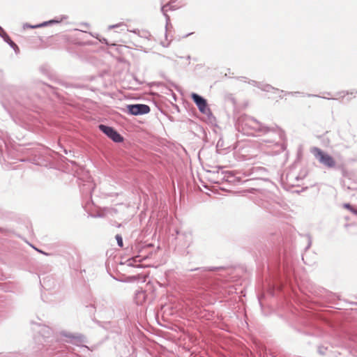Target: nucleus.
Returning a JSON list of instances; mask_svg holds the SVG:
<instances>
[{"label":"nucleus","instance_id":"nucleus-1","mask_svg":"<svg viewBox=\"0 0 357 357\" xmlns=\"http://www.w3.org/2000/svg\"><path fill=\"white\" fill-rule=\"evenodd\" d=\"M236 126L238 130L245 135H252V132H257L259 136L268 135L270 137L264 140L268 143H273L277 137L281 138L283 134L282 130L277 125L267 126L248 115L241 116L237 121Z\"/></svg>","mask_w":357,"mask_h":357},{"label":"nucleus","instance_id":"nucleus-2","mask_svg":"<svg viewBox=\"0 0 357 357\" xmlns=\"http://www.w3.org/2000/svg\"><path fill=\"white\" fill-rule=\"evenodd\" d=\"M55 86L34 79L29 86V91L22 90L20 92L21 103L27 107L32 105H37L50 92L55 93Z\"/></svg>","mask_w":357,"mask_h":357},{"label":"nucleus","instance_id":"nucleus-3","mask_svg":"<svg viewBox=\"0 0 357 357\" xmlns=\"http://www.w3.org/2000/svg\"><path fill=\"white\" fill-rule=\"evenodd\" d=\"M42 334V336L45 339V342H46L45 344H44V347L47 351H55V352H60L63 351V349L61 347L60 349L58 348V343L57 340L54 337H52V330L47 327V326H43L40 331Z\"/></svg>","mask_w":357,"mask_h":357},{"label":"nucleus","instance_id":"nucleus-4","mask_svg":"<svg viewBox=\"0 0 357 357\" xmlns=\"http://www.w3.org/2000/svg\"><path fill=\"white\" fill-rule=\"evenodd\" d=\"M311 152L319 163L323 165L324 167L328 169H332L335 167L336 162L335 159L328 153L317 147H313Z\"/></svg>","mask_w":357,"mask_h":357},{"label":"nucleus","instance_id":"nucleus-5","mask_svg":"<svg viewBox=\"0 0 357 357\" xmlns=\"http://www.w3.org/2000/svg\"><path fill=\"white\" fill-rule=\"evenodd\" d=\"M223 269L222 266H210V267H197L195 268L186 269V272L197 271V273L195 274L192 277L195 279H197L199 282L202 284H204L208 280V275L206 274L207 271H215Z\"/></svg>","mask_w":357,"mask_h":357},{"label":"nucleus","instance_id":"nucleus-6","mask_svg":"<svg viewBox=\"0 0 357 357\" xmlns=\"http://www.w3.org/2000/svg\"><path fill=\"white\" fill-rule=\"evenodd\" d=\"M190 97L202 114L206 115L208 119L213 117L206 99L196 93H192Z\"/></svg>","mask_w":357,"mask_h":357},{"label":"nucleus","instance_id":"nucleus-7","mask_svg":"<svg viewBox=\"0 0 357 357\" xmlns=\"http://www.w3.org/2000/svg\"><path fill=\"white\" fill-rule=\"evenodd\" d=\"M151 108L146 104H130L126 105V112L132 116H139L149 113Z\"/></svg>","mask_w":357,"mask_h":357},{"label":"nucleus","instance_id":"nucleus-8","mask_svg":"<svg viewBox=\"0 0 357 357\" xmlns=\"http://www.w3.org/2000/svg\"><path fill=\"white\" fill-rule=\"evenodd\" d=\"M99 130L110 138L113 142L120 143L123 141V137L113 127L105 124L98 125Z\"/></svg>","mask_w":357,"mask_h":357},{"label":"nucleus","instance_id":"nucleus-9","mask_svg":"<svg viewBox=\"0 0 357 357\" xmlns=\"http://www.w3.org/2000/svg\"><path fill=\"white\" fill-rule=\"evenodd\" d=\"M61 335L68 338L67 342L79 345V343L85 342L86 337L79 333H70L66 331H62L60 333Z\"/></svg>","mask_w":357,"mask_h":357},{"label":"nucleus","instance_id":"nucleus-10","mask_svg":"<svg viewBox=\"0 0 357 357\" xmlns=\"http://www.w3.org/2000/svg\"><path fill=\"white\" fill-rule=\"evenodd\" d=\"M273 268L275 269V271L277 272L276 273V274H277L276 276L278 278V280L279 282H282V278H282V274H284L287 278H290V275H291V270H290V268L285 264H283L282 265L280 260H277L275 262Z\"/></svg>","mask_w":357,"mask_h":357},{"label":"nucleus","instance_id":"nucleus-11","mask_svg":"<svg viewBox=\"0 0 357 357\" xmlns=\"http://www.w3.org/2000/svg\"><path fill=\"white\" fill-rule=\"evenodd\" d=\"M146 299V293L142 289H138L135 294V301L137 305H142Z\"/></svg>","mask_w":357,"mask_h":357},{"label":"nucleus","instance_id":"nucleus-12","mask_svg":"<svg viewBox=\"0 0 357 357\" xmlns=\"http://www.w3.org/2000/svg\"><path fill=\"white\" fill-rule=\"evenodd\" d=\"M3 40L6 43H8V45L14 50V51L15 52V53H18L20 52V48L18 47V46L16 45L15 43H14L11 38H10V36L7 34H6L3 38Z\"/></svg>","mask_w":357,"mask_h":357},{"label":"nucleus","instance_id":"nucleus-13","mask_svg":"<svg viewBox=\"0 0 357 357\" xmlns=\"http://www.w3.org/2000/svg\"><path fill=\"white\" fill-rule=\"evenodd\" d=\"M257 88L260 89L261 90H262L264 91H266V92H270L271 91H281L277 88L273 87L271 84H263V83H261V84H257Z\"/></svg>","mask_w":357,"mask_h":357},{"label":"nucleus","instance_id":"nucleus-14","mask_svg":"<svg viewBox=\"0 0 357 357\" xmlns=\"http://www.w3.org/2000/svg\"><path fill=\"white\" fill-rule=\"evenodd\" d=\"M167 5H165V6H162L161 7V12L162 13V14L165 15V18H166V26H165V28H166V30H167V28H168V26H169V22H170V17L166 13L167 10Z\"/></svg>","mask_w":357,"mask_h":357},{"label":"nucleus","instance_id":"nucleus-15","mask_svg":"<svg viewBox=\"0 0 357 357\" xmlns=\"http://www.w3.org/2000/svg\"><path fill=\"white\" fill-rule=\"evenodd\" d=\"M343 207L347 210H349L353 214L357 215V208H355L351 204L344 203L343 204Z\"/></svg>","mask_w":357,"mask_h":357},{"label":"nucleus","instance_id":"nucleus-16","mask_svg":"<svg viewBox=\"0 0 357 357\" xmlns=\"http://www.w3.org/2000/svg\"><path fill=\"white\" fill-rule=\"evenodd\" d=\"M328 351V347L324 345H320L317 348V352L321 356L326 355Z\"/></svg>","mask_w":357,"mask_h":357},{"label":"nucleus","instance_id":"nucleus-17","mask_svg":"<svg viewBox=\"0 0 357 357\" xmlns=\"http://www.w3.org/2000/svg\"><path fill=\"white\" fill-rule=\"evenodd\" d=\"M68 17L67 15H61L60 17H55L54 19L50 20L51 24H59L66 20Z\"/></svg>","mask_w":357,"mask_h":357},{"label":"nucleus","instance_id":"nucleus-18","mask_svg":"<svg viewBox=\"0 0 357 357\" xmlns=\"http://www.w3.org/2000/svg\"><path fill=\"white\" fill-rule=\"evenodd\" d=\"M54 83H56V84H57L59 85L63 86H64L66 88H68V87L71 86V84H68V83H67V82H64V81H63V80H61L60 79H55L54 80Z\"/></svg>","mask_w":357,"mask_h":357},{"label":"nucleus","instance_id":"nucleus-19","mask_svg":"<svg viewBox=\"0 0 357 357\" xmlns=\"http://www.w3.org/2000/svg\"><path fill=\"white\" fill-rule=\"evenodd\" d=\"M280 92L284 93V95H291L293 96H304V93L300 91L287 92L283 90H281Z\"/></svg>","mask_w":357,"mask_h":357},{"label":"nucleus","instance_id":"nucleus-20","mask_svg":"<svg viewBox=\"0 0 357 357\" xmlns=\"http://www.w3.org/2000/svg\"><path fill=\"white\" fill-rule=\"evenodd\" d=\"M115 238L116 240V242H117V245L122 248L123 246V238L121 236V235L120 234H116L115 236Z\"/></svg>","mask_w":357,"mask_h":357},{"label":"nucleus","instance_id":"nucleus-21","mask_svg":"<svg viewBox=\"0 0 357 357\" xmlns=\"http://www.w3.org/2000/svg\"><path fill=\"white\" fill-rule=\"evenodd\" d=\"M349 340L354 343V346L357 347V333H353L349 335Z\"/></svg>","mask_w":357,"mask_h":357},{"label":"nucleus","instance_id":"nucleus-22","mask_svg":"<svg viewBox=\"0 0 357 357\" xmlns=\"http://www.w3.org/2000/svg\"><path fill=\"white\" fill-rule=\"evenodd\" d=\"M38 26H37V24H31L29 23H24L23 24V29H38Z\"/></svg>","mask_w":357,"mask_h":357},{"label":"nucleus","instance_id":"nucleus-23","mask_svg":"<svg viewBox=\"0 0 357 357\" xmlns=\"http://www.w3.org/2000/svg\"><path fill=\"white\" fill-rule=\"evenodd\" d=\"M305 236L307 238V246L305 248V250H307L310 248V246L312 245V237H311L310 234H307L305 235Z\"/></svg>","mask_w":357,"mask_h":357},{"label":"nucleus","instance_id":"nucleus-24","mask_svg":"<svg viewBox=\"0 0 357 357\" xmlns=\"http://www.w3.org/2000/svg\"><path fill=\"white\" fill-rule=\"evenodd\" d=\"M49 25H52L51 22H50V20L43 22L40 23V24H37V26H38V28L45 27V26H49Z\"/></svg>","mask_w":357,"mask_h":357},{"label":"nucleus","instance_id":"nucleus-25","mask_svg":"<svg viewBox=\"0 0 357 357\" xmlns=\"http://www.w3.org/2000/svg\"><path fill=\"white\" fill-rule=\"evenodd\" d=\"M121 26H124V24L123 23H119V24H114V25H111L109 26V29H114V28H117V27H119Z\"/></svg>","mask_w":357,"mask_h":357},{"label":"nucleus","instance_id":"nucleus-26","mask_svg":"<svg viewBox=\"0 0 357 357\" xmlns=\"http://www.w3.org/2000/svg\"><path fill=\"white\" fill-rule=\"evenodd\" d=\"M7 33L5 30L0 26V37L3 38Z\"/></svg>","mask_w":357,"mask_h":357},{"label":"nucleus","instance_id":"nucleus-27","mask_svg":"<svg viewBox=\"0 0 357 357\" xmlns=\"http://www.w3.org/2000/svg\"><path fill=\"white\" fill-rule=\"evenodd\" d=\"M249 84L257 87V84H261V82H258L255 80H250L249 81Z\"/></svg>","mask_w":357,"mask_h":357},{"label":"nucleus","instance_id":"nucleus-28","mask_svg":"<svg viewBox=\"0 0 357 357\" xmlns=\"http://www.w3.org/2000/svg\"><path fill=\"white\" fill-rule=\"evenodd\" d=\"M307 96H308V97H311V96H314V97H320V98H327V99H329L328 98H326V97L320 96H318V95H313V94H307Z\"/></svg>","mask_w":357,"mask_h":357},{"label":"nucleus","instance_id":"nucleus-29","mask_svg":"<svg viewBox=\"0 0 357 357\" xmlns=\"http://www.w3.org/2000/svg\"><path fill=\"white\" fill-rule=\"evenodd\" d=\"M35 249H36L38 252H40V253H42V254H43V255H50V254L46 253V252H45L44 251H42V250H38V249H37V248H35Z\"/></svg>","mask_w":357,"mask_h":357},{"label":"nucleus","instance_id":"nucleus-30","mask_svg":"<svg viewBox=\"0 0 357 357\" xmlns=\"http://www.w3.org/2000/svg\"><path fill=\"white\" fill-rule=\"evenodd\" d=\"M100 41L101 43H103L107 44V40H106L105 38H102V40H100Z\"/></svg>","mask_w":357,"mask_h":357},{"label":"nucleus","instance_id":"nucleus-31","mask_svg":"<svg viewBox=\"0 0 357 357\" xmlns=\"http://www.w3.org/2000/svg\"><path fill=\"white\" fill-rule=\"evenodd\" d=\"M216 168L218 169V170L217 171H213V173H218L219 170L221 169V167H218Z\"/></svg>","mask_w":357,"mask_h":357},{"label":"nucleus","instance_id":"nucleus-32","mask_svg":"<svg viewBox=\"0 0 357 357\" xmlns=\"http://www.w3.org/2000/svg\"><path fill=\"white\" fill-rule=\"evenodd\" d=\"M6 231L5 229L2 228V227H0V233H3Z\"/></svg>","mask_w":357,"mask_h":357},{"label":"nucleus","instance_id":"nucleus-33","mask_svg":"<svg viewBox=\"0 0 357 357\" xmlns=\"http://www.w3.org/2000/svg\"><path fill=\"white\" fill-rule=\"evenodd\" d=\"M354 92H353V91L352 92H349V91L347 92V94H354ZM355 93H357V91H355Z\"/></svg>","mask_w":357,"mask_h":357},{"label":"nucleus","instance_id":"nucleus-34","mask_svg":"<svg viewBox=\"0 0 357 357\" xmlns=\"http://www.w3.org/2000/svg\"><path fill=\"white\" fill-rule=\"evenodd\" d=\"M82 347H84V348H86L87 349H89V347L87 346H86V345H82Z\"/></svg>","mask_w":357,"mask_h":357},{"label":"nucleus","instance_id":"nucleus-35","mask_svg":"<svg viewBox=\"0 0 357 357\" xmlns=\"http://www.w3.org/2000/svg\"><path fill=\"white\" fill-rule=\"evenodd\" d=\"M186 59L189 61V60L190 59V56H188L186 57Z\"/></svg>","mask_w":357,"mask_h":357},{"label":"nucleus","instance_id":"nucleus-36","mask_svg":"<svg viewBox=\"0 0 357 357\" xmlns=\"http://www.w3.org/2000/svg\"><path fill=\"white\" fill-rule=\"evenodd\" d=\"M220 146V141L218 142V144H217V146Z\"/></svg>","mask_w":357,"mask_h":357},{"label":"nucleus","instance_id":"nucleus-37","mask_svg":"<svg viewBox=\"0 0 357 357\" xmlns=\"http://www.w3.org/2000/svg\"><path fill=\"white\" fill-rule=\"evenodd\" d=\"M1 147H2V146H1V145H0V151H1Z\"/></svg>","mask_w":357,"mask_h":357}]
</instances>
